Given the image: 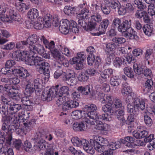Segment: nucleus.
<instances>
[{"instance_id": "obj_46", "label": "nucleus", "mask_w": 155, "mask_h": 155, "mask_svg": "<svg viewBox=\"0 0 155 155\" xmlns=\"http://www.w3.org/2000/svg\"><path fill=\"white\" fill-rule=\"evenodd\" d=\"M120 78L119 76L116 75L112 77L110 80V84L114 87H117L119 85Z\"/></svg>"}, {"instance_id": "obj_9", "label": "nucleus", "mask_w": 155, "mask_h": 155, "mask_svg": "<svg viewBox=\"0 0 155 155\" xmlns=\"http://www.w3.org/2000/svg\"><path fill=\"white\" fill-rule=\"evenodd\" d=\"M42 81L40 79L29 80L27 82L24 91L25 94L30 96L35 91L39 92L41 91L42 87Z\"/></svg>"}, {"instance_id": "obj_34", "label": "nucleus", "mask_w": 155, "mask_h": 155, "mask_svg": "<svg viewBox=\"0 0 155 155\" xmlns=\"http://www.w3.org/2000/svg\"><path fill=\"white\" fill-rule=\"evenodd\" d=\"M77 90L82 94L87 95L91 93V87L90 85L85 86H80L78 87Z\"/></svg>"}, {"instance_id": "obj_55", "label": "nucleus", "mask_w": 155, "mask_h": 155, "mask_svg": "<svg viewBox=\"0 0 155 155\" xmlns=\"http://www.w3.org/2000/svg\"><path fill=\"white\" fill-rule=\"evenodd\" d=\"M145 127L139 125L137 127V130L140 133L141 138H143L147 135L148 133L145 130Z\"/></svg>"}, {"instance_id": "obj_54", "label": "nucleus", "mask_w": 155, "mask_h": 155, "mask_svg": "<svg viewBox=\"0 0 155 155\" xmlns=\"http://www.w3.org/2000/svg\"><path fill=\"white\" fill-rule=\"evenodd\" d=\"M69 31L76 33L78 31V29L77 26V24L76 22L71 21L69 26Z\"/></svg>"}, {"instance_id": "obj_41", "label": "nucleus", "mask_w": 155, "mask_h": 155, "mask_svg": "<svg viewBox=\"0 0 155 155\" xmlns=\"http://www.w3.org/2000/svg\"><path fill=\"white\" fill-rule=\"evenodd\" d=\"M113 64L114 66L116 68H119L122 64H126L125 59L123 58L116 57L114 60Z\"/></svg>"}, {"instance_id": "obj_26", "label": "nucleus", "mask_w": 155, "mask_h": 155, "mask_svg": "<svg viewBox=\"0 0 155 155\" xmlns=\"http://www.w3.org/2000/svg\"><path fill=\"white\" fill-rule=\"evenodd\" d=\"M102 108L103 111L106 113L105 114L110 116L111 117V115L117 111V110H114V108L113 107L112 103L106 104L103 106Z\"/></svg>"}, {"instance_id": "obj_43", "label": "nucleus", "mask_w": 155, "mask_h": 155, "mask_svg": "<svg viewBox=\"0 0 155 155\" xmlns=\"http://www.w3.org/2000/svg\"><path fill=\"white\" fill-rule=\"evenodd\" d=\"M106 52L108 54H110L111 53H113V52L116 49V46L114 43L111 42L106 43Z\"/></svg>"}, {"instance_id": "obj_63", "label": "nucleus", "mask_w": 155, "mask_h": 155, "mask_svg": "<svg viewBox=\"0 0 155 155\" xmlns=\"http://www.w3.org/2000/svg\"><path fill=\"white\" fill-rule=\"evenodd\" d=\"M112 41L117 44H122L126 42V39L123 37H114L112 39Z\"/></svg>"}, {"instance_id": "obj_33", "label": "nucleus", "mask_w": 155, "mask_h": 155, "mask_svg": "<svg viewBox=\"0 0 155 155\" xmlns=\"http://www.w3.org/2000/svg\"><path fill=\"white\" fill-rule=\"evenodd\" d=\"M144 140L146 142H149L150 145H148V147L150 150H152L153 148H155V138H154V135L151 134L145 138Z\"/></svg>"}, {"instance_id": "obj_25", "label": "nucleus", "mask_w": 155, "mask_h": 155, "mask_svg": "<svg viewBox=\"0 0 155 155\" xmlns=\"http://www.w3.org/2000/svg\"><path fill=\"white\" fill-rule=\"evenodd\" d=\"M63 80L70 83L71 85H75L78 83L77 77L74 74L69 73L66 74L65 77H64Z\"/></svg>"}, {"instance_id": "obj_57", "label": "nucleus", "mask_w": 155, "mask_h": 155, "mask_svg": "<svg viewBox=\"0 0 155 155\" xmlns=\"http://www.w3.org/2000/svg\"><path fill=\"white\" fill-rule=\"evenodd\" d=\"M78 19H79L78 20V24L80 26H81L83 27L84 29L87 30V31H90V30L89 29V25L87 26V27L86 26L87 25L85 23V22L84 21L83 19H85L82 18H78ZM87 18H86V19H87Z\"/></svg>"}, {"instance_id": "obj_59", "label": "nucleus", "mask_w": 155, "mask_h": 155, "mask_svg": "<svg viewBox=\"0 0 155 155\" xmlns=\"http://www.w3.org/2000/svg\"><path fill=\"white\" fill-rule=\"evenodd\" d=\"M61 116H63V121L66 124H70L71 123V119H70V116L69 115H67L66 113L62 112L61 114Z\"/></svg>"}, {"instance_id": "obj_15", "label": "nucleus", "mask_w": 155, "mask_h": 155, "mask_svg": "<svg viewBox=\"0 0 155 155\" xmlns=\"http://www.w3.org/2000/svg\"><path fill=\"white\" fill-rule=\"evenodd\" d=\"M91 11L93 14L91 16V21L88 23L89 29L91 32V27L90 23H99L101 21L102 17L101 15L98 13L100 10V8L99 6L96 4H92L91 7Z\"/></svg>"}, {"instance_id": "obj_40", "label": "nucleus", "mask_w": 155, "mask_h": 155, "mask_svg": "<svg viewBox=\"0 0 155 155\" xmlns=\"http://www.w3.org/2000/svg\"><path fill=\"white\" fill-rule=\"evenodd\" d=\"M105 4H107L109 7L112 9H115L117 8H119L120 6V2L117 0H105Z\"/></svg>"}, {"instance_id": "obj_47", "label": "nucleus", "mask_w": 155, "mask_h": 155, "mask_svg": "<svg viewBox=\"0 0 155 155\" xmlns=\"http://www.w3.org/2000/svg\"><path fill=\"white\" fill-rule=\"evenodd\" d=\"M41 17H39L35 22H34V28L36 29H41L44 26L42 24Z\"/></svg>"}, {"instance_id": "obj_29", "label": "nucleus", "mask_w": 155, "mask_h": 155, "mask_svg": "<svg viewBox=\"0 0 155 155\" xmlns=\"http://www.w3.org/2000/svg\"><path fill=\"white\" fill-rule=\"evenodd\" d=\"M12 114L14 116L13 117L14 118H17L18 119V121H20V122H23V124L25 127L29 126V125H30V124L26 123L27 121V120L24 118V117L25 115L24 111L22 110L21 112H20L18 116L16 114Z\"/></svg>"}, {"instance_id": "obj_58", "label": "nucleus", "mask_w": 155, "mask_h": 155, "mask_svg": "<svg viewBox=\"0 0 155 155\" xmlns=\"http://www.w3.org/2000/svg\"><path fill=\"white\" fill-rule=\"evenodd\" d=\"M148 113H147L144 116V122L148 126H151L153 124V121L150 117L148 115Z\"/></svg>"}, {"instance_id": "obj_7", "label": "nucleus", "mask_w": 155, "mask_h": 155, "mask_svg": "<svg viewBox=\"0 0 155 155\" xmlns=\"http://www.w3.org/2000/svg\"><path fill=\"white\" fill-rule=\"evenodd\" d=\"M97 109V107L94 104H90L85 105L82 111L76 110L73 111L71 116L73 119L77 120L81 118L85 122H87L86 121L88 120L91 112Z\"/></svg>"}, {"instance_id": "obj_35", "label": "nucleus", "mask_w": 155, "mask_h": 155, "mask_svg": "<svg viewBox=\"0 0 155 155\" xmlns=\"http://www.w3.org/2000/svg\"><path fill=\"white\" fill-rule=\"evenodd\" d=\"M153 84V82L151 78H148L143 88V91L144 94H147L152 90Z\"/></svg>"}, {"instance_id": "obj_20", "label": "nucleus", "mask_w": 155, "mask_h": 155, "mask_svg": "<svg viewBox=\"0 0 155 155\" xmlns=\"http://www.w3.org/2000/svg\"><path fill=\"white\" fill-rule=\"evenodd\" d=\"M113 72V70L111 68L105 69L101 73L99 77V81L101 83L107 81Z\"/></svg>"}, {"instance_id": "obj_30", "label": "nucleus", "mask_w": 155, "mask_h": 155, "mask_svg": "<svg viewBox=\"0 0 155 155\" xmlns=\"http://www.w3.org/2000/svg\"><path fill=\"white\" fill-rule=\"evenodd\" d=\"M10 106L9 109V114L8 116L11 115L12 114H15L16 112L21 109V105L18 104H15L13 103H11V104L9 105Z\"/></svg>"}, {"instance_id": "obj_4", "label": "nucleus", "mask_w": 155, "mask_h": 155, "mask_svg": "<svg viewBox=\"0 0 155 155\" xmlns=\"http://www.w3.org/2000/svg\"><path fill=\"white\" fill-rule=\"evenodd\" d=\"M121 20L118 18H114L113 21V24L115 27H118V31L121 32H125L124 36L127 38L131 39L138 40L139 37L137 35L135 32L131 28V20H125L122 23Z\"/></svg>"}, {"instance_id": "obj_23", "label": "nucleus", "mask_w": 155, "mask_h": 155, "mask_svg": "<svg viewBox=\"0 0 155 155\" xmlns=\"http://www.w3.org/2000/svg\"><path fill=\"white\" fill-rule=\"evenodd\" d=\"M133 103L134 104V108L138 110L139 109L142 110L145 108V100L139 97L133 98Z\"/></svg>"}, {"instance_id": "obj_24", "label": "nucleus", "mask_w": 155, "mask_h": 155, "mask_svg": "<svg viewBox=\"0 0 155 155\" xmlns=\"http://www.w3.org/2000/svg\"><path fill=\"white\" fill-rule=\"evenodd\" d=\"M83 120V121L74 123L73 125V128L74 130L79 131H84L90 125V124H88L87 122L84 121V119Z\"/></svg>"}, {"instance_id": "obj_28", "label": "nucleus", "mask_w": 155, "mask_h": 155, "mask_svg": "<svg viewBox=\"0 0 155 155\" xmlns=\"http://www.w3.org/2000/svg\"><path fill=\"white\" fill-rule=\"evenodd\" d=\"M135 139L131 137H127L124 139H121L120 142L124 144L126 146L128 147H134L135 144L134 143Z\"/></svg>"}, {"instance_id": "obj_27", "label": "nucleus", "mask_w": 155, "mask_h": 155, "mask_svg": "<svg viewBox=\"0 0 155 155\" xmlns=\"http://www.w3.org/2000/svg\"><path fill=\"white\" fill-rule=\"evenodd\" d=\"M10 117L8 116L5 118L4 123H3L2 126V129L3 130L0 131L1 132H3L4 133V137L5 138L6 135H7V134L9 132L8 130L10 125Z\"/></svg>"}, {"instance_id": "obj_19", "label": "nucleus", "mask_w": 155, "mask_h": 155, "mask_svg": "<svg viewBox=\"0 0 155 155\" xmlns=\"http://www.w3.org/2000/svg\"><path fill=\"white\" fill-rule=\"evenodd\" d=\"M86 3L85 2H84L82 4H80L78 6V7H77L79 9V10L78 11V14H77L78 18L84 19L87 18H88L89 11L85 8L86 5Z\"/></svg>"}, {"instance_id": "obj_45", "label": "nucleus", "mask_w": 155, "mask_h": 155, "mask_svg": "<svg viewBox=\"0 0 155 155\" xmlns=\"http://www.w3.org/2000/svg\"><path fill=\"white\" fill-rule=\"evenodd\" d=\"M124 74L128 77L133 78L134 77V73L132 68L129 67H126L124 69Z\"/></svg>"}, {"instance_id": "obj_62", "label": "nucleus", "mask_w": 155, "mask_h": 155, "mask_svg": "<svg viewBox=\"0 0 155 155\" xmlns=\"http://www.w3.org/2000/svg\"><path fill=\"white\" fill-rule=\"evenodd\" d=\"M16 9L19 12H22L24 9H26V5L21 2H18L16 4Z\"/></svg>"}, {"instance_id": "obj_31", "label": "nucleus", "mask_w": 155, "mask_h": 155, "mask_svg": "<svg viewBox=\"0 0 155 155\" xmlns=\"http://www.w3.org/2000/svg\"><path fill=\"white\" fill-rule=\"evenodd\" d=\"M21 94V97L20 99L21 98V100L22 103L24 105L27 106V109L28 110H33V107L31 105L33 104V103L31 101L28 97L27 96L22 97V95Z\"/></svg>"}, {"instance_id": "obj_6", "label": "nucleus", "mask_w": 155, "mask_h": 155, "mask_svg": "<svg viewBox=\"0 0 155 155\" xmlns=\"http://www.w3.org/2000/svg\"><path fill=\"white\" fill-rule=\"evenodd\" d=\"M41 40H43V43L45 47L50 49L51 54L54 59V61L64 66L68 67L69 65L68 61L64 58V56L55 49L53 50L54 47V43L53 41L49 42L44 36H41Z\"/></svg>"}, {"instance_id": "obj_39", "label": "nucleus", "mask_w": 155, "mask_h": 155, "mask_svg": "<svg viewBox=\"0 0 155 155\" xmlns=\"http://www.w3.org/2000/svg\"><path fill=\"white\" fill-rule=\"evenodd\" d=\"M27 18L30 20L36 18L38 16V12L35 8L30 9L27 14Z\"/></svg>"}, {"instance_id": "obj_21", "label": "nucleus", "mask_w": 155, "mask_h": 155, "mask_svg": "<svg viewBox=\"0 0 155 155\" xmlns=\"http://www.w3.org/2000/svg\"><path fill=\"white\" fill-rule=\"evenodd\" d=\"M70 24L71 22L67 19L61 20L60 21L59 27V31L64 34H67L69 31V27Z\"/></svg>"}, {"instance_id": "obj_38", "label": "nucleus", "mask_w": 155, "mask_h": 155, "mask_svg": "<svg viewBox=\"0 0 155 155\" xmlns=\"http://www.w3.org/2000/svg\"><path fill=\"white\" fill-rule=\"evenodd\" d=\"M42 19V24L44 27L46 28L50 27L52 24V17L50 15H46L43 18H41Z\"/></svg>"}, {"instance_id": "obj_5", "label": "nucleus", "mask_w": 155, "mask_h": 155, "mask_svg": "<svg viewBox=\"0 0 155 155\" xmlns=\"http://www.w3.org/2000/svg\"><path fill=\"white\" fill-rule=\"evenodd\" d=\"M41 36H39L36 34L30 35L27 38V41L22 42L23 44H28L29 52L35 55L37 53L40 54H42L44 52L45 49L43 46L41 45L43 43V40H41Z\"/></svg>"}, {"instance_id": "obj_11", "label": "nucleus", "mask_w": 155, "mask_h": 155, "mask_svg": "<svg viewBox=\"0 0 155 155\" xmlns=\"http://www.w3.org/2000/svg\"><path fill=\"white\" fill-rule=\"evenodd\" d=\"M93 139L90 140V143L95 150L99 152H101L104 149V146H107L109 144L108 139L100 136L94 135Z\"/></svg>"}, {"instance_id": "obj_36", "label": "nucleus", "mask_w": 155, "mask_h": 155, "mask_svg": "<svg viewBox=\"0 0 155 155\" xmlns=\"http://www.w3.org/2000/svg\"><path fill=\"white\" fill-rule=\"evenodd\" d=\"M79 9L78 7H72L70 6H66L64 9V13L67 15L75 13L78 14V11Z\"/></svg>"}, {"instance_id": "obj_50", "label": "nucleus", "mask_w": 155, "mask_h": 155, "mask_svg": "<svg viewBox=\"0 0 155 155\" xmlns=\"http://www.w3.org/2000/svg\"><path fill=\"white\" fill-rule=\"evenodd\" d=\"M11 143L10 146L12 145L17 149H19L22 145V142L21 140L15 139H12V138L11 141Z\"/></svg>"}, {"instance_id": "obj_2", "label": "nucleus", "mask_w": 155, "mask_h": 155, "mask_svg": "<svg viewBox=\"0 0 155 155\" xmlns=\"http://www.w3.org/2000/svg\"><path fill=\"white\" fill-rule=\"evenodd\" d=\"M34 55L28 51H21L19 50H17L13 54L14 57L17 61H24L26 64L31 66H38V71L47 76V78H44L45 80L48 81L49 76V64L45 62L41 57L37 56L35 57Z\"/></svg>"}, {"instance_id": "obj_37", "label": "nucleus", "mask_w": 155, "mask_h": 155, "mask_svg": "<svg viewBox=\"0 0 155 155\" xmlns=\"http://www.w3.org/2000/svg\"><path fill=\"white\" fill-rule=\"evenodd\" d=\"M52 146L51 144L48 143L43 139L40 140L38 143V146L40 150H47Z\"/></svg>"}, {"instance_id": "obj_32", "label": "nucleus", "mask_w": 155, "mask_h": 155, "mask_svg": "<svg viewBox=\"0 0 155 155\" xmlns=\"http://www.w3.org/2000/svg\"><path fill=\"white\" fill-rule=\"evenodd\" d=\"M143 30L145 35L148 36H151L154 35L153 29L152 25H145L143 27Z\"/></svg>"}, {"instance_id": "obj_48", "label": "nucleus", "mask_w": 155, "mask_h": 155, "mask_svg": "<svg viewBox=\"0 0 155 155\" xmlns=\"http://www.w3.org/2000/svg\"><path fill=\"white\" fill-rule=\"evenodd\" d=\"M107 4H105L104 0V2L101 5V10L104 14L106 15L109 14L110 12V8Z\"/></svg>"}, {"instance_id": "obj_42", "label": "nucleus", "mask_w": 155, "mask_h": 155, "mask_svg": "<svg viewBox=\"0 0 155 155\" xmlns=\"http://www.w3.org/2000/svg\"><path fill=\"white\" fill-rule=\"evenodd\" d=\"M124 108V107H123L122 108H120V110L118 112V113L117 114V119L120 121V124L121 125H124L126 122V120L124 116V114L123 110Z\"/></svg>"}, {"instance_id": "obj_56", "label": "nucleus", "mask_w": 155, "mask_h": 155, "mask_svg": "<svg viewBox=\"0 0 155 155\" xmlns=\"http://www.w3.org/2000/svg\"><path fill=\"white\" fill-rule=\"evenodd\" d=\"M59 48L63 54H64L68 57L70 55V53L69 50L64 45H60Z\"/></svg>"}, {"instance_id": "obj_51", "label": "nucleus", "mask_w": 155, "mask_h": 155, "mask_svg": "<svg viewBox=\"0 0 155 155\" xmlns=\"http://www.w3.org/2000/svg\"><path fill=\"white\" fill-rule=\"evenodd\" d=\"M71 142L74 146L81 147L83 145L82 140L75 137H73L71 139Z\"/></svg>"}, {"instance_id": "obj_22", "label": "nucleus", "mask_w": 155, "mask_h": 155, "mask_svg": "<svg viewBox=\"0 0 155 155\" xmlns=\"http://www.w3.org/2000/svg\"><path fill=\"white\" fill-rule=\"evenodd\" d=\"M12 74L15 76L21 78H25L28 77L30 74L28 71L25 68L19 67L18 68L12 70Z\"/></svg>"}, {"instance_id": "obj_52", "label": "nucleus", "mask_w": 155, "mask_h": 155, "mask_svg": "<svg viewBox=\"0 0 155 155\" xmlns=\"http://www.w3.org/2000/svg\"><path fill=\"white\" fill-rule=\"evenodd\" d=\"M112 104L113 107L114 108V110H117L116 109H117L119 110L120 108H122L124 107L122 106L121 100L119 99H115Z\"/></svg>"}, {"instance_id": "obj_17", "label": "nucleus", "mask_w": 155, "mask_h": 155, "mask_svg": "<svg viewBox=\"0 0 155 155\" xmlns=\"http://www.w3.org/2000/svg\"><path fill=\"white\" fill-rule=\"evenodd\" d=\"M94 98L98 99L102 104H112L113 103V97L109 94H105L102 92H97L95 97L92 95Z\"/></svg>"}, {"instance_id": "obj_8", "label": "nucleus", "mask_w": 155, "mask_h": 155, "mask_svg": "<svg viewBox=\"0 0 155 155\" xmlns=\"http://www.w3.org/2000/svg\"><path fill=\"white\" fill-rule=\"evenodd\" d=\"M6 11V8L5 6H3L2 7L0 6V25L2 24V21L5 22L11 23L12 21H19L20 18V16L14 12L12 9L11 8L8 9L5 15L4 14Z\"/></svg>"}, {"instance_id": "obj_44", "label": "nucleus", "mask_w": 155, "mask_h": 155, "mask_svg": "<svg viewBox=\"0 0 155 155\" xmlns=\"http://www.w3.org/2000/svg\"><path fill=\"white\" fill-rule=\"evenodd\" d=\"M133 68L134 72L138 74H141L143 72V68L141 65L138 62L136 61L134 63Z\"/></svg>"}, {"instance_id": "obj_60", "label": "nucleus", "mask_w": 155, "mask_h": 155, "mask_svg": "<svg viewBox=\"0 0 155 155\" xmlns=\"http://www.w3.org/2000/svg\"><path fill=\"white\" fill-rule=\"evenodd\" d=\"M32 145L31 143L28 140L25 141L23 144V148L27 152H30L31 150Z\"/></svg>"}, {"instance_id": "obj_61", "label": "nucleus", "mask_w": 155, "mask_h": 155, "mask_svg": "<svg viewBox=\"0 0 155 155\" xmlns=\"http://www.w3.org/2000/svg\"><path fill=\"white\" fill-rule=\"evenodd\" d=\"M131 101L129 103H127L128 104L127 108V112L130 114L133 113V114H136V109L134 108V104L132 105V104H131Z\"/></svg>"}, {"instance_id": "obj_1", "label": "nucleus", "mask_w": 155, "mask_h": 155, "mask_svg": "<svg viewBox=\"0 0 155 155\" xmlns=\"http://www.w3.org/2000/svg\"><path fill=\"white\" fill-rule=\"evenodd\" d=\"M58 86V85H57L55 87L50 88L48 91L45 90L41 97V99L43 101H50L55 96L59 97L56 101V104L58 106L62 105V109L64 111L78 107V103L70 99L68 87L63 86L59 88Z\"/></svg>"}, {"instance_id": "obj_13", "label": "nucleus", "mask_w": 155, "mask_h": 155, "mask_svg": "<svg viewBox=\"0 0 155 155\" xmlns=\"http://www.w3.org/2000/svg\"><path fill=\"white\" fill-rule=\"evenodd\" d=\"M14 116L12 114L9 115L10 118V120H9L10 121L9 127L8 128L9 132L7 134V135L6 136L5 138V140H6L5 143L8 145H9L11 143V141L12 138V133L15 132V130L19 127L20 126L18 119L14 118Z\"/></svg>"}, {"instance_id": "obj_18", "label": "nucleus", "mask_w": 155, "mask_h": 155, "mask_svg": "<svg viewBox=\"0 0 155 155\" xmlns=\"http://www.w3.org/2000/svg\"><path fill=\"white\" fill-rule=\"evenodd\" d=\"M121 93L124 96H127L126 99V103H129L131 101L135 95L132 92V88L130 86L124 87L121 90Z\"/></svg>"}, {"instance_id": "obj_14", "label": "nucleus", "mask_w": 155, "mask_h": 155, "mask_svg": "<svg viewBox=\"0 0 155 155\" xmlns=\"http://www.w3.org/2000/svg\"><path fill=\"white\" fill-rule=\"evenodd\" d=\"M4 136L3 132H0V155H14L12 149L8 148L11 143L9 145L6 143Z\"/></svg>"}, {"instance_id": "obj_10", "label": "nucleus", "mask_w": 155, "mask_h": 155, "mask_svg": "<svg viewBox=\"0 0 155 155\" xmlns=\"http://www.w3.org/2000/svg\"><path fill=\"white\" fill-rule=\"evenodd\" d=\"M1 80L2 82L8 83L5 84L4 89L8 93L9 97L13 100L16 101L19 100L21 97V95L18 91L16 90V88L15 87L9 84L10 78H9L7 77L3 78Z\"/></svg>"}, {"instance_id": "obj_12", "label": "nucleus", "mask_w": 155, "mask_h": 155, "mask_svg": "<svg viewBox=\"0 0 155 155\" xmlns=\"http://www.w3.org/2000/svg\"><path fill=\"white\" fill-rule=\"evenodd\" d=\"M109 24L108 19H103L99 26L98 29L96 28L97 23H90L91 27V34L93 36H98L104 34Z\"/></svg>"}, {"instance_id": "obj_16", "label": "nucleus", "mask_w": 155, "mask_h": 155, "mask_svg": "<svg viewBox=\"0 0 155 155\" xmlns=\"http://www.w3.org/2000/svg\"><path fill=\"white\" fill-rule=\"evenodd\" d=\"M85 58V55L84 54L78 53L76 57L70 60V63L71 64H76V69H81L84 68L83 62Z\"/></svg>"}, {"instance_id": "obj_49", "label": "nucleus", "mask_w": 155, "mask_h": 155, "mask_svg": "<svg viewBox=\"0 0 155 155\" xmlns=\"http://www.w3.org/2000/svg\"><path fill=\"white\" fill-rule=\"evenodd\" d=\"M120 143L119 142H111L109 143L107 146L108 149H110L112 151L120 147Z\"/></svg>"}, {"instance_id": "obj_53", "label": "nucleus", "mask_w": 155, "mask_h": 155, "mask_svg": "<svg viewBox=\"0 0 155 155\" xmlns=\"http://www.w3.org/2000/svg\"><path fill=\"white\" fill-rule=\"evenodd\" d=\"M89 78V76L87 75L85 71L81 72L78 77V81L83 82L86 81Z\"/></svg>"}, {"instance_id": "obj_64", "label": "nucleus", "mask_w": 155, "mask_h": 155, "mask_svg": "<svg viewBox=\"0 0 155 155\" xmlns=\"http://www.w3.org/2000/svg\"><path fill=\"white\" fill-rule=\"evenodd\" d=\"M68 150L71 153L74 155H84V154L80 150H77L72 146L68 148Z\"/></svg>"}, {"instance_id": "obj_3", "label": "nucleus", "mask_w": 155, "mask_h": 155, "mask_svg": "<svg viewBox=\"0 0 155 155\" xmlns=\"http://www.w3.org/2000/svg\"><path fill=\"white\" fill-rule=\"evenodd\" d=\"M96 111L93 110L91 112L88 120L86 121L88 124H90V125H95L94 127L96 130L104 133L110 131L111 130L110 126L108 124L103 123L101 120L110 121L112 119L111 117L110 116L105 114H98Z\"/></svg>"}]
</instances>
